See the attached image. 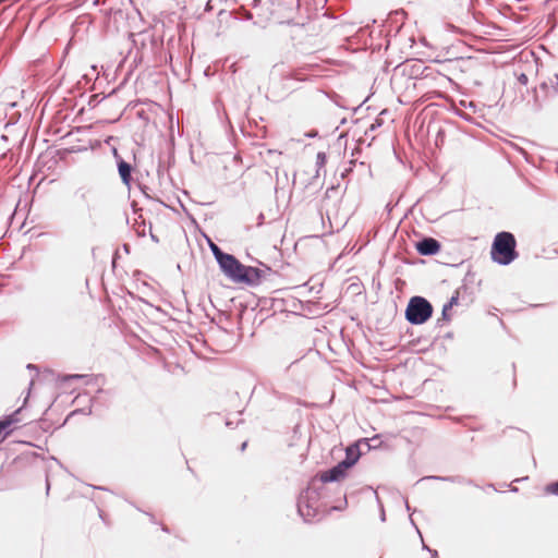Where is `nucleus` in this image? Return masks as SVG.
<instances>
[{
    "label": "nucleus",
    "instance_id": "1",
    "mask_svg": "<svg viewBox=\"0 0 558 558\" xmlns=\"http://www.w3.org/2000/svg\"><path fill=\"white\" fill-rule=\"evenodd\" d=\"M517 241L510 232H499L492 245V258L501 265H508L518 257L515 251Z\"/></svg>",
    "mask_w": 558,
    "mask_h": 558
},
{
    "label": "nucleus",
    "instance_id": "2",
    "mask_svg": "<svg viewBox=\"0 0 558 558\" xmlns=\"http://www.w3.org/2000/svg\"><path fill=\"white\" fill-rule=\"evenodd\" d=\"M433 314V307L430 303L421 296H414L410 300L405 317L412 324H423Z\"/></svg>",
    "mask_w": 558,
    "mask_h": 558
},
{
    "label": "nucleus",
    "instance_id": "3",
    "mask_svg": "<svg viewBox=\"0 0 558 558\" xmlns=\"http://www.w3.org/2000/svg\"><path fill=\"white\" fill-rule=\"evenodd\" d=\"M352 466V462L341 461L332 469L324 472L320 480L325 483L340 481L345 477L348 470Z\"/></svg>",
    "mask_w": 558,
    "mask_h": 558
},
{
    "label": "nucleus",
    "instance_id": "4",
    "mask_svg": "<svg viewBox=\"0 0 558 558\" xmlns=\"http://www.w3.org/2000/svg\"><path fill=\"white\" fill-rule=\"evenodd\" d=\"M416 250L422 255H434L439 252L440 244L433 238H426L416 244Z\"/></svg>",
    "mask_w": 558,
    "mask_h": 558
},
{
    "label": "nucleus",
    "instance_id": "5",
    "mask_svg": "<svg viewBox=\"0 0 558 558\" xmlns=\"http://www.w3.org/2000/svg\"><path fill=\"white\" fill-rule=\"evenodd\" d=\"M244 278L242 280V283L247 284H257L260 282L262 278L264 277L265 272L258 268L246 266L244 270Z\"/></svg>",
    "mask_w": 558,
    "mask_h": 558
},
{
    "label": "nucleus",
    "instance_id": "6",
    "mask_svg": "<svg viewBox=\"0 0 558 558\" xmlns=\"http://www.w3.org/2000/svg\"><path fill=\"white\" fill-rule=\"evenodd\" d=\"M218 263L223 272L229 277L240 262L233 255L226 253Z\"/></svg>",
    "mask_w": 558,
    "mask_h": 558
},
{
    "label": "nucleus",
    "instance_id": "7",
    "mask_svg": "<svg viewBox=\"0 0 558 558\" xmlns=\"http://www.w3.org/2000/svg\"><path fill=\"white\" fill-rule=\"evenodd\" d=\"M118 170H119V174H120L122 182L125 185H130V182L132 179L131 178V171H132L131 166L126 161L120 160L118 163Z\"/></svg>",
    "mask_w": 558,
    "mask_h": 558
},
{
    "label": "nucleus",
    "instance_id": "8",
    "mask_svg": "<svg viewBox=\"0 0 558 558\" xmlns=\"http://www.w3.org/2000/svg\"><path fill=\"white\" fill-rule=\"evenodd\" d=\"M245 265L239 263V265L235 267V269L232 271V274L229 276V278H231L233 281L235 282H241L242 283V280L244 278V270H245Z\"/></svg>",
    "mask_w": 558,
    "mask_h": 558
},
{
    "label": "nucleus",
    "instance_id": "9",
    "mask_svg": "<svg viewBox=\"0 0 558 558\" xmlns=\"http://www.w3.org/2000/svg\"><path fill=\"white\" fill-rule=\"evenodd\" d=\"M359 452H357V448L356 447H348L347 448V457L343 461H349V462H352V466L356 463V461L359 460Z\"/></svg>",
    "mask_w": 558,
    "mask_h": 558
},
{
    "label": "nucleus",
    "instance_id": "10",
    "mask_svg": "<svg viewBox=\"0 0 558 558\" xmlns=\"http://www.w3.org/2000/svg\"><path fill=\"white\" fill-rule=\"evenodd\" d=\"M16 422H17V420L15 418V414L7 417L3 421H0V435L2 434L3 430L9 428L12 424H14Z\"/></svg>",
    "mask_w": 558,
    "mask_h": 558
},
{
    "label": "nucleus",
    "instance_id": "11",
    "mask_svg": "<svg viewBox=\"0 0 558 558\" xmlns=\"http://www.w3.org/2000/svg\"><path fill=\"white\" fill-rule=\"evenodd\" d=\"M544 490L548 495H556V496H558V481L547 484L545 486Z\"/></svg>",
    "mask_w": 558,
    "mask_h": 558
},
{
    "label": "nucleus",
    "instance_id": "12",
    "mask_svg": "<svg viewBox=\"0 0 558 558\" xmlns=\"http://www.w3.org/2000/svg\"><path fill=\"white\" fill-rule=\"evenodd\" d=\"M458 294H459V293L457 292V293H456V295H453V296L450 299L449 303H447L446 305H444V308H442V314H444V316H446V315H447V312H448L449 310H451V308H452V306H453L454 304H457V302H458Z\"/></svg>",
    "mask_w": 558,
    "mask_h": 558
},
{
    "label": "nucleus",
    "instance_id": "13",
    "mask_svg": "<svg viewBox=\"0 0 558 558\" xmlns=\"http://www.w3.org/2000/svg\"><path fill=\"white\" fill-rule=\"evenodd\" d=\"M210 248H211L217 262L220 260L221 256H223L226 254L214 243H210Z\"/></svg>",
    "mask_w": 558,
    "mask_h": 558
},
{
    "label": "nucleus",
    "instance_id": "14",
    "mask_svg": "<svg viewBox=\"0 0 558 558\" xmlns=\"http://www.w3.org/2000/svg\"><path fill=\"white\" fill-rule=\"evenodd\" d=\"M518 81H519L522 85H526V84H527V82H529L527 75H525V74H523V73H522V74H520V75L518 76Z\"/></svg>",
    "mask_w": 558,
    "mask_h": 558
},
{
    "label": "nucleus",
    "instance_id": "15",
    "mask_svg": "<svg viewBox=\"0 0 558 558\" xmlns=\"http://www.w3.org/2000/svg\"><path fill=\"white\" fill-rule=\"evenodd\" d=\"M83 377H84L83 375L74 374V375H69V376L64 377V379L69 380V379H77V378H83Z\"/></svg>",
    "mask_w": 558,
    "mask_h": 558
},
{
    "label": "nucleus",
    "instance_id": "16",
    "mask_svg": "<svg viewBox=\"0 0 558 558\" xmlns=\"http://www.w3.org/2000/svg\"><path fill=\"white\" fill-rule=\"evenodd\" d=\"M318 158H319V160H324L325 159V155L324 154H318Z\"/></svg>",
    "mask_w": 558,
    "mask_h": 558
},
{
    "label": "nucleus",
    "instance_id": "17",
    "mask_svg": "<svg viewBox=\"0 0 558 558\" xmlns=\"http://www.w3.org/2000/svg\"><path fill=\"white\" fill-rule=\"evenodd\" d=\"M318 158H319V160H324L325 159V155L324 154H318Z\"/></svg>",
    "mask_w": 558,
    "mask_h": 558
}]
</instances>
